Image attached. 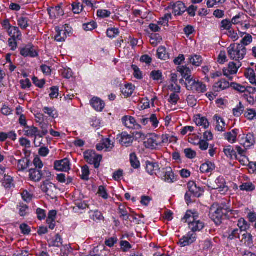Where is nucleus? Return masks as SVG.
<instances>
[{
  "instance_id": "20e7f679",
  "label": "nucleus",
  "mask_w": 256,
  "mask_h": 256,
  "mask_svg": "<svg viewBox=\"0 0 256 256\" xmlns=\"http://www.w3.org/2000/svg\"><path fill=\"white\" fill-rule=\"evenodd\" d=\"M42 190L52 199L56 198L57 188L52 183L46 180L43 182L40 186Z\"/></svg>"
},
{
  "instance_id": "864d4df0",
  "label": "nucleus",
  "mask_w": 256,
  "mask_h": 256,
  "mask_svg": "<svg viewBox=\"0 0 256 256\" xmlns=\"http://www.w3.org/2000/svg\"><path fill=\"white\" fill-rule=\"evenodd\" d=\"M72 10L74 14H80L83 9L82 5H81L79 2H74L72 4Z\"/></svg>"
},
{
  "instance_id": "603ef678",
  "label": "nucleus",
  "mask_w": 256,
  "mask_h": 256,
  "mask_svg": "<svg viewBox=\"0 0 256 256\" xmlns=\"http://www.w3.org/2000/svg\"><path fill=\"white\" fill-rule=\"evenodd\" d=\"M252 42V37L250 34H246L245 36L241 40L240 44H242L244 47L248 46Z\"/></svg>"
},
{
  "instance_id": "f03ea898",
  "label": "nucleus",
  "mask_w": 256,
  "mask_h": 256,
  "mask_svg": "<svg viewBox=\"0 0 256 256\" xmlns=\"http://www.w3.org/2000/svg\"><path fill=\"white\" fill-rule=\"evenodd\" d=\"M227 51L228 56L230 60L240 62V61L244 58L247 50L246 48L242 44L234 43L227 48Z\"/></svg>"
},
{
  "instance_id": "09e8293b",
  "label": "nucleus",
  "mask_w": 256,
  "mask_h": 256,
  "mask_svg": "<svg viewBox=\"0 0 256 256\" xmlns=\"http://www.w3.org/2000/svg\"><path fill=\"white\" fill-rule=\"evenodd\" d=\"M236 238H240L239 230L234 228L230 230L228 236V240H232Z\"/></svg>"
},
{
  "instance_id": "c85d7f7f",
  "label": "nucleus",
  "mask_w": 256,
  "mask_h": 256,
  "mask_svg": "<svg viewBox=\"0 0 256 256\" xmlns=\"http://www.w3.org/2000/svg\"><path fill=\"white\" fill-rule=\"evenodd\" d=\"M224 152L226 156L230 158H237L236 152L234 150V148L231 146H225L224 148Z\"/></svg>"
},
{
  "instance_id": "de8ad7c7",
  "label": "nucleus",
  "mask_w": 256,
  "mask_h": 256,
  "mask_svg": "<svg viewBox=\"0 0 256 256\" xmlns=\"http://www.w3.org/2000/svg\"><path fill=\"white\" fill-rule=\"evenodd\" d=\"M244 115L248 120H256V111L254 109H248Z\"/></svg>"
},
{
  "instance_id": "f3484780",
  "label": "nucleus",
  "mask_w": 256,
  "mask_h": 256,
  "mask_svg": "<svg viewBox=\"0 0 256 256\" xmlns=\"http://www.w3.org/2000/svg\"><path fill=\"white\" fill-rule=\"evenodd\" d=\"M204 227V223L200 220L194 219L192 222H190L189 228L192 230L190 232H199L202 230Z\"/></svg>"
},
{
  "instance_id": "ddd939ff",
  "label": "nucleus",
  "mask_w": 256,
  "mask_h": 256,
  "mask_svg": "<svg viewBox=\"0 0 256 256\" xmlns=\"http://www.w3.org/2000/svg\"><path fill=\"white\" fill-rule=\"evenodd\" d=\"M146 168L147 172L150 174L156 175L159 176L158 174H160V168L159 164L157 162H146Z\"/></svg>"
},
{
  "instance_id": "393cba45",
  "label": "nucleus",
  "mask_w": 256,
  "mask_h": 256,
  "mask_svg": "<svg viewBox=\"0 0 256 256\" xmlns=\"http://www.w3.org/2000/svg\"><path fill=\"white\" fill-rule=\"evenodd\" d=\"M216 168L215 164L210 162H206L202 164L200 170L202 173H208L213 171Z\"/></svg>"
},
{
  "instance_id": "0e129e2a",
  "label": "nucleus",
  "mask_w": 256,
  "mask_h": 256,
  "mask_svg": "<svg viewBox=\"0 0 256 256\" xmlns=\"http://www.w3.org/2000/svg\"><path fill=\"white\" fill-rule=\"evenodd\" d=\"M82 178L84 180H88L90 172L88 167L86 165L82 167Z\"/></svg>"
},
{
  "instance_id": "680f3d73",
  "label": "nucleus",
  "mask_w": 256,
  "mask_h": 256,
  "mask_svg": "<svg viewBox=\"0 0 256 256\" xmlns=\"http://www.w3.org/2000/svg\"><path fill=\"white\" fill-rule=\"evenodd\" d=\"M40 128L42 129V132L40 133L39 132L38 137L42 138L44 136H46L48 133V125L45 123H42L40 124Z\"/></svg>"
},
{
  "instance_id": "bf43d9fd",
  "label": "nucleus",
  "mask_w": 256,
  "mask_h": 256,
  "mask_svg": "<svg viewBox=\"0 0 256 256\" xmlns=\"http://www.w3.org/2000/svg\"><path fill=\"white\" fill-rule=\"evenodd\" d=\"M186 156L190 159H192L196 156V152L191 148H186L184 150Z\"/></svg>"
},
{
  "instance_id": "f8f14e48",
  "label": "nucleus",
  "mask_w": 256,
  "mask_h": 256,
  "mask_svg": "<svg viewBox=\"0 0 256 256\" xmlns=\"http://www.w3.org/2000/svg\"><path fill=\"white\" fill-rule=\"evenodd\" d=\"M54 168L58 171L68 172L70 170V163L68 158L56 160L54 163Z\"/></svg>"
},
{
  "instance_id": "a19ab883",
  "label": "nucleus",
  "mask_w": 256,
  "mask_h": 256,
  "mask_svg": "<svg viewBox=\"0 0 256 256\" xmlns=\"http://www.w3.org/2000/svg\"><path fill=\"white\" fill-rule=\"evenodd\" d=\"M162 40V38L160 34H155L151 35L150 42L153 46H156Z\"/></svg>"
},
{
  "instance_id": "9b49d317",
  "label": "nucleus",
  "mask_w": 256,
  "mask_h": 256,
  "mask_svg": "<svg viewBox=\"0 0 256 256\" xmlns=\"http://www.w3.org/2000/svg\"><path fill=\"white\" fill-rule=\"evenodd\" d=\"M20 54L24 57L34 58L38 56V53L34 49L33 46L31 44L26 45L20 49Z\"/></svg>"
},
{
  "instance_id": "473e14b6",
  "label": "nucleus",
  "mask_w": 256,
  "mask_h": 256,
  "mask_svg": "<svg viewBox=\"0 0 256 256\" xmlns=\"http://www.w3.org/2000/svg\"><path fill=\"white\" fill-rule=\"evenodd\" d=\"M240 232H246L250 228V224H248L244 218H240L237 224Z\"/></svg>"
},
{
  "instance_id": "e2e57ef3",
  "label": "nucleus",
  "mask_w": 256,
  "mask_h": 256,
  "mask_svg": "<svg viewBox=\"0 0 256 256\" xmlns=\"http://www.w3.org/2000/svg\"><path fill=\"white\" fill-rule=\"evenodd\" d=\"M150 76L154 80H158L162 79V73L160 70H153Z\"/></svg>"
},
{
  "instance_id": "4c0bfd02",
  "label": "nucleus",
  "mask_w": 256,
  "mask_h": 256,
  "mask_svg": "<svg viewBox=\"0 0 256 256\" xmlns=\"http://www.w3.org/2000/svg\"><path fill=\"white\" fill-rule=\"evenodd\" d=\"M17 208L18 210V214L21 216H24L28 214V207L26 204L20 203L17 206Z\"/></svg>"
},
{
  "instance_id": "5fc2aeb1",
  "label": "nucleus",
  "mask_w": 256,
  "mask_h": 256,
  "mask_svg": "<svg viewBox=\"0 0 256 256\" xmlns=\"http://www.w3.org/2000/svg\"><path fill=\"white\" fill-rule=\"evenodd\" d=\"M196 123L198 126H202L204 128H208L209 126V122L208 120L204 118L196 120Z\"/></svg>"
},
{
  "instance_id": "338daca9",
  "label": "nucleus",
  "mask_w": 256,
  "mask_h": 256,
  "mask_svg": "<svg viewBox=\"0 0 256 256\" xmlns=\"http://www.w3.org/2000/svg\"><path fill=\"white\" fill-rule=\"evenodd\" d=\"M83 28L86 31H90L96 28V24L94 22L84 24L82 26Z\"/></svg>"
},
{
  "instance_id": "4468645a",
  "label": "nucleus",
  "mask_w": 256,
  "mask_h": 256,
  "mask_svg": "<svg viewBox=\"0 0 256 256\" xmlns=\"http://www.w3.org/2000/svg\"><path fill=\"white\" fill-rule=\"evenodd\" d=\"M216 186L212 188L218 190L222 194H224L228 192V188L226 185V182L222 177H218L216 181Z\"/></svg>"
},
{
  "instance_id": "39448f33",
  "label": "nucleus",
  "mask_w": 256,
  "mask_h": 256,
  "mask_svg": "<svg viewBox=\"0 0 256 256\" xmlns=\"http://www.w3.org/2000/svg\"><path fill=\"white\" fill-rule=\"evenodd\" d=\"M162 141L160 136L152 134L144 142V144L147 148L156 149L162 144Z\"/></svg>"
},
{
  "instance_id": "a211bd4d",
  "label": "nucleus",
  "mask_w": 256,
  "mask_h": 256,
  "mask_svg": "<svg viewBox=\"0 0 256 256\" xmlns=\"http://www.w3.org/2000/svg\"><path fill=\"white\" fill-rule=\"evenodd\" d=\"M90 104L92 108L96 110L101 112L104 108V103L98 98H94L90 101Z\"/></svg>"
},
{
  "instance_id": "4be33fe9",
  "label": "nucleus",
  "mask_w": 256,
  "mask_h": 256,
  "mask_svg": "<svg viewBox=\"0 0 256 256\" xmlns=\"http://www.w3.org/2000/svg\"><path fill=\"white\" fill-rule=\"evenodd\" d=\"M245 76L248 79L250 82L256 86V74L253 68H248L244 72Z\"/></svg>"
},
{
  "instance_id": "c03bdc74",
  "label": "nucleus",
  "mask_w": 256,
  "mask_h": 256,
  "mask_svg": "<svg viewBox=\"0 0 256 256\" xmlns=\"http://www.w3.org/2000/svg\"><path fill=\"white\" fill-rule=\"evenodd\" d=\"M255 186L250 182L243 183L240 186V188L241 190L246 192L252 191L255 189Z\"/></svg>"
},
{
  "instance_id": "13d9d810",
  "label": "nucleus",
  "mask_w": 256,
  "mask_h": 256,
  "mask_svg": "<svg viewBox=\"0 0 256 256\" xmlns=\"http://www.w3.org/2000/svg\"><path fill=\"white\" fill-rule=\"evenodd\" d=\"M12 178L8 176H4L2 180V184L6 188H10L12 184Z\"/></svg>"
},
{
  "instance_id": "1a4fd4ad",
  "label": "nucleus",
  "mask_w": 256,
  "mask_h": 256,
  "mask_svg": "<svg viewBox=\"0 0 256 256\" xmlns=\"http://www.w3.org/2000/svg\"><path fill=\"white\" fill-rule=\"evenodd\" d=\"M163 176H160L162 180L168 183H173L176 181V178L170 167H166L162 170Z\"/></svg>"
},
{
  "instance_id": "79ce46f5",
  "label": "nucleus",
  "mask_w": 256,
  "mask_h": 256,
  "mask_svg": "<svg viewBox=\"0 0 256 256\" xmlns=\"http://www.w3.org/2000/svg\"><path fill=\"white\" fill-rule=\"evenodd\" d=\"M255 142L254 135L252 134H248L246 135V142L244 144L245 148H250V146L254 144Z\"/></svg>"
},
{
  "instance_id": "aec40b11",
  "label": "nucleus",
  "mask_w": 256,
  "mask_h": 256,
  "mask_svg": "<svg viewBox=\"0 0 256 256\" xmlns=\"http://www.w3.org/2000/svg\"><path fill=\"white\" fill-rule=\"evenodd\" d=\"M49 246H54L60 248L62 246V239L59 234H57L56 236L48 240Z\"/></svg>"
},
{
  "instance_id": "5701e85b",
  "label": "nucleus",
  "mask_w": 256,
  "mask_h": 256,
  "mask_svg": "<svg viewBox=\"0 0 256 256\" xmlns=\"http://www.w3.org/2000/svg\"><path fill=\"white\" fill-rule=\"evenodd\" d=\"M56 34L55 40L58 42H64L67 38V33L65 30H60L58 27L56 28Z\"/></svg>"
},
{
  "instance_id": "c756f323",
  "label": "nucleus",
  "mask_w": 256,
  "mask_h": 256,
  "mask_svg": "<svg viewBox=\"0 0 256 256\" xmlns=\"http://www.w3.org/2000/svg\"><path fill=\"white\" fill-rule=\"evenodd\" d=\"M122 121L125 126L130 128L134 126L136 123L134 118L131 116H124L122 118Z\"/></svg>"
},
{
  "instance_id": "7c9ffc66",
  "label": "nucleus",
  "mask_w": 256,
  "mask_h": 256,
  "mask_svg": "<svg viewBox=\"0 0 256 256\" xmlns=\"http://www.w3.org/2000/svg\"><path fill=\"white\" fill-rule=\"evenodd\" d=\"M157 56L158 58L162 60H166L169 58V56L166 52V48L161 46L157 50Z\"/></svg>"
},
{
  "instance_id": "774afa93",
  "label": "nucleus",
  "mask_w": 256,
  "mask_h": 256,
  "mask_svg": "<svg viewBox=\"0 0 256 256\" xmlns=\"http://www.w3.org/2000/svg\"><path fill=\"white\" fill-rule=\"evenodd\" d=\"M232 26V23L231 21H230L228 20H224L221 22V26L222 28H223L224 30H226L228 31L230 30V28Z\"/></svg>"
},
{
  "instance_id": "6e6d98bb",
  "label": "nucleus",
  "mask_w": 256,
  "mask_h": 256,
  "mask_svg": "<svg viewBox=\"0 0 256 256\" xmlns=\"http://www.w3.org/2000/svg\"><path fill=\"white\" fill-rule=\"evenodd\" d=\"M171 18L172 14H166L164 16L160 19L158 23L164 26L168 25V20Z\"/></svg>"
},
{
  "instance_id": "0eeeda50",
  "label": "nucleus",
  "mask_w": 256,
  "mask_h": 256,
  "mask_svg": "<svg viewBox=\"0 0 256 256\" xmlns=\"http://www.w3.org/2000/svg\"><path fill=\"white\" fill-rule=\"evenodd\" d=\"M118 139L120 144L123 146L128 147L130 146L134 141L133 137L128 134L126 132H123L118 136Z\"/></svg>"
},
{
  "instance_id": "cd10ccee",
  "label": "nucleus",
  "mask_w": 256,
  "mask_h": 256,
  "mask_svg": "<svg viewBox=\"0 0 256 256\" xmlns=\"http://www.w3.org/2000/svg\"><path fill=\"white\" fill-rule=\"evenodd\" d=\"M189 192L192 194L196 197H200V192L201 190L200 188H197L196 183L194 182H189L188 184Z\"/></svg>"
},
{
  "instance_id": "412c9836",
  "label": "nucleus",
  "mask_w": 256,
  "mask_h": 256,
  "mask_svg": "<svg viewBox=\"0 0 256 256\" xmlns=\"http://www.w3.org/2000/svg\"><path fill=\"white\" fill-rule=\"evenodd\" d=\"M230 83L228 81L222 79L214 84V88L215 91L220 92L230 88Z\"/></svg>"
},
{
  "instance_id": "a18cd8bd",
  "label": "nucleus",
  "mask_w": 256,
  "mask_h": 256,
  "mask_svg": "<svg viewBox=\"0 0 256 256\" xmlns=\"http://www.w3.org/2000/svg\"><path fill=\"white\" fill-rule=\"evenodd\" d=\"M194 214H194L192 211H188L182 220H184L185 222H188V226H190V222H192L194 219L196 220V218H194Z\"/></svg>"
},
{
  "instance_id": "ea45409f",
  "label": "nucleus",
  "mask_w": 256,
  "mask_h": 256,
  "mask_svg": "<svg viewBox=\"0 0 256 256\" xmlns=\"http://www.w3.org/2000/svg\"><path fill=\"white\" fill-rule=\"evenodd\" d=\"M130 162L131 166L136 169L140 166V163L135 153H132L130 154Z\"/></svg>"
},
{
  "instance_id": "6ab92c4d",
  "label": "nucleus",
  "mask_w": 256,
  "mask_h": 256,
  "mask_svg": "<svg viewBox=\"0 0 256 256\" xmlns=\"http://www.w3.org/2000/svg\"><path fill=\"white\" fill-rule=\"evenodd\" d=\"M29 176L31 180L36 182H39L42 178L41 170L32 168L29 170Z\"/></svg>"
},
{
  "instance_id": "bb28decb",
  "label": "nucleus",
  "mask_w": 256,
  "mask_h": 256,
  "mask_svg": "<svg viewBox=\"0 0 256 256\" xmlns=\"http://www.w3.org/2000/svg\"><path fill=\"white\" fill-rule=\"evenodd\" d=\"M189 62L196 66H200L202 62V58L200 55L194 54L189 56Z\"/></svg>"
},
{
  "instance_id": "dca6fc26",
  "label": "nucleus",
  "mask_w": 256,
  "mask_h": 256,
  "mask_svg": "<svg viewBox=\"0 0 256 256\" xmlns=\"http://www.w3.org/2000/svg\"><path fill=\"white\" fill-rule=\"evenodd\" d=\"M178 71L180 72L183 78L186 80V82L192 79L191 70L186 66H180L178 68Z\"/></svg>"
},
{
  "instance_id": "e433bc0d",
  "label": "nucleus",
  "mask_w": 256,
  "mask_h": 256,
  "mask_svg": "<svg viewBox=\"0 0 256 256\" xmlns=\"http://www.w3.org/2000/svg\"><path fill=\"white\" fill-rule=\"evenodd\" d=\"M96 156V154L94 151L88 150L84 152V160L90 164L94 162V159Z\"/></svg>"
},
{
  "instance_id": "37998d69",
  "label": "nucleus",
  "mask_w": 256,
  "mask_h": 256,
  "mask_svg": "<svg viewBox=\"0 0 256 256\" xmlns=\"http://www.w3.org/2000/svg\"><path fill=\"white\" fill-rule=\"evenodd\" d=\"M30 160L26 158H22L18 161V170H23L28 166Z\"/></svg>"
},
{
  "instance_id": "f704fd0d",
  "label": "nucleus",
  "mask_w": 256,
  "mask_h": 256,
  "mask_svg": "<svg viewBox=\"0 0 256 256\" xmlns=\"http://www.w3.org/2000/svg\"><path fill=\"white\" fill-rule=\"evenodd\" d=\"M18 24L22 30H26L29 26V20L28 18L20 16L18 19Z\"/></svg>"
},
{
  "instance_id": "8fccbe9b",
  "label": "nucleus",
  "mask_w": 256,
  "mask_h": 256,
  "mask_svg": "<svg viewBox=\"0 0 256 256\" xmlns=\"http://www.w3.org/2000/svg\"><path fill=\"white\" fill-rule=\"evenodd\" d=\"M244 110V106L242 102H240L237 107L233 110V114L235 116L238 117L243 113Z\"/></svg>"
},
{
  "instance_id": "052dcab7",
  "label": "nucleus",
  "mask_w": 256,
  "mask_h": 256,
  "mask_svg": "<svg viewBox=\"0 0 256 256\" xmlns=\"http://www.w3.org/2000/svg\"><path fill=\"white\" fill-rule=\"evenodd\" d=\"M118 33V29L115 28H108L106 32L108 36L111 38H115Z\"/></svg>"
},
{
  "instance_id": "4d7b16f0",
  "label": "nucleus",
  "mask_w": 256,
  "mask_h": 256,
  "mask_svg": "<svg viewBox=\"0 0 256 256\" xmlns=\"http://www.w3.org/2000/svg\"><path fill=\"white\" fill-rule=\"evenodd\" d=\"M132 68L134 71V78L141 80L142 78V74L140 68L136 65H132Z\"/></svg>"
},
{
  "instance_id": "2eb2a0df",
  "label": "nucleus",
  "mask_w": 256,
  "mask_h": 256,
  "mask_svg": "<svg viewBox=\"0 0 256 256\" xmlns=\"http://www.w3.org/2000/svg\"><path fill=\"white\" fill-rule=\"evenodd\" d=\"M24 132V136L28 137H34L36 138V136H38L39 130L36 127L34 126H26L24 128L23 130ZM34 144H36V139L34 140Z\"/></svg>"
},
{
  "instance_id": "69168bd1",
  "label": "nucleus",
  "mask_w": 256,
  "mask_h": 256,
  "mask_svg": "<svg viewBox=\"0 0 256 256\" xmlns=\"http://www.w3.org/2000/svg\"><path fill=\"white\" fill-rule=\"evenodd\" d=\"M231 86L234 88L235 90L240 92H244L246 90V88L244 86L240 85L236 83L232 82L231 84Z\"/></svg>"
},
{
  "instance_id": "423d86ee",
  "label": "nucleus",
  "mask_w": 256,
  "mask_h": 256,
  "mask_svg": "<svg viewBox=\"0 0 256 256\" xmlns=\"http://www.w3.org/2000/svg\"><path fill=\"white\" fill-rule=\"evenodd\" d=\"M168 8L172 9L173 10L172 12L175 14V16L181 15L186 10V8L184 4L180 1L175 3H170L168 6Z\"/></svg>"
},
{
  "instance_id": "3c124183",
  "label": "nucleus",
  "mask_w": 256,
  "mask_h": 256,
  "mask_svg": "<svg viewBox=\"0 0 256 256\" xmlns=\"http://www.w3.org/2000/svg\"><path fill=\"white\" fill-rule=\"evenodd\" d=\"M43 111L44 114H47L50 117L52 118H55L57 116L56 111L52 108L44 107L43 109Z\"/></svg>"
},
{
  "instance_id": "49530a36",
  "label": "nucleus",
  "mask_w": 256,
  "mask_h": 256,
  "mask_svg": "<svg viewBox=\"0 0 256 256\" xmlns=\"http://www.w3.org/2000/svg\"><path fill=\"white\" fill-rule=\"evenodd\" d=\"M237 130H234L230 132L225 134V138L229 142H234L237 136Z\"/></svg>"
},
{
  "instance_id": "58836bf2",
  "label": "nucleus",
  "mask_w": 256,
  "mask_h": 256,
  "mask_svg": "<svg viewBox=\"0 0 256 256\" xmlns=\"http://www.w3.org/2000/svg\"><path fill=\"white\" fill-rule=\"evenodd\" d=\"M134 86L132 84H126L124 87H122L121 89L122 93L126 96H130L134 91Z\"/></svg>"
},
{
  "instance_id": "7ed1b4c3",
  "label": "nucleus",
  "mask_w": 256,
  "mask_h": 256,
  "mask_svg": "<svg viewBox=\"0 0 256 256\" xmlns=\"http://www.w3.org/2000/svg\"><path fill=\"white\" fill-rule=\"evenodd\" d=\"M184 85L188 90L194 93H204L206 91V86L203 82L193 78L184 83Z\"/></svg>"
},
{
  "instance_id": "b1692460",
  "label": "nucleus",
  "mask_w": 256,
  "mask_h": 256,
  "mask_svg": "<svg viewBox=\"0 0 256 256\" xmlns=\"http://www.w3.org/2000/svg\"><path fill=\"white\" fill-rule=\"evenodd\" d=\"M102 144L104 145L106 150L107 152L111 151L114 146V138H112V139L110 136L102 139Z\"/></svg>"
},
{
  "instance_id": "c9c22d12",
  "label": "nucleus",
  "mask_w": 256,
  "mask_h": 256,
  "mask_svg": "<svg viewBox=\"0 0 256 256\" xmlns=\"http://www.w3.org/2000/svg\"><path fill=\"white\" fill-rule=\"evenodd\" d=\"M90 215L91 219L96 222H98L104 219V218L102 213L98 210L90 211Z\"/></svg>"
},
{
  "instance_id": "a878e982",
  "label": "nucleus",
  "mask_w": 256,
  "mask_h": 256,
  "mask_svg": "<svg viewBox=\"0 0 256 256\" xmlns=\"http://www.w3.org/2000/svg\"><path fill=\"white\" fill-rule=\"evenodd\" d=\"M8 32L10 38H14L17 40H20L22 38V34L18 27L12 26Z\"/></svg>"
},
{
  "instance_id": "2f4dec72",
  "label": "nucleus",
  "mask_w": 256,
  "mask_h": 256,
  "mask_svg": "<svg viewBox=\"0 0 256 256\" xmlns=\"http://www.w3.org/2000/svg\"><path fill=\"white\" fill-rule=\"evenodd\" d=\"M214 119L216 121V129L219 132H224L226 124L224 120L218 115L214 116Z\"/></svg>"
},
{
  "instance_id": "6e6552de",
  "label": "nucleus",
  "mask_w": 256,
  "mask_h": 256,
  "mask_svg": "<svg viewBox=\"0 0 256 256\" xmlns=\"http://www.w3.org/2000/svg\"><path fill=\"white\" fill-rule=\"evenodd\" d=\"M238 62V64H236L234 62H230L228 68L224 70V74L230 79H232V78H230V76L236 74L238 69L242 66L241 62Z\"/></svg>"
},
{
  "instance_id": "9d476101",
  "label": "nucleus",
  "mask_w": 256,
  "mask_h": 256,
  "mask_svg": "<svg viewBox=\"0 0 256 256\" xmlns=\"http://www.w3.org/2000/svg\"><path fill=\"white\" fill-rule=\"evenodd\" d=\"M196 238V234L194 232H188L179 240L178 244L182 246H188L194 242Z\"/></svg>"
},
{
  "instance_id": "f257e3e1",
  "label": "nucleus",
  "mask_w": 256,
  "mask_h": 256,
  "mask_svg": "<svg viewBox=\"0 0 256 256\" xmlns=\"http://www.w3.org/2000/svg\"><path fill=\"white\" fill-rule=\"evenodd\" d=\"M229 212L232 214V218L233 216L238 214V211L231 210L228 207L226 208L219 207L216 209L212 207L210 209V216L212 220L218 226L222 224V220L224 216L228 218H230V216L229 214Z\"/></svg>"
},
{
  "instance_id": "72a5a7b5",
  "label": "nucleus",
  "mask_w": 256,
  "mask_h": 256,
  "mask_svg": "<svg viewBox=\"0 0 256 256\" xmlns=\"http://www.w3.org/2000/svg\"><path fill=\"white\" fill-rule=\"evenodd\" d=\"M241 242L248 246H252L253 244L252 236L250 233L246 232L242 236Z\"/></svg>"
}]
</instances>
